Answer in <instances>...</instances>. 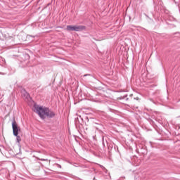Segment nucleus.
<instances>
[{"instance_id": "f257e3e1", "label": "nucleus", "mask_w": 180, "mask_h": 180, "mask_svg": "<svg viewBox=\"0 0 180 180\" xmlns=\"http://www.w3.org/2000/svg\"><path fill=\"white\" fill-rule=\"evenodd\" d=\"M34 112L35 113H37V115L41 117V119L44 120L46 117H54L56 116V113L51 110H50L49 108L46 107H43L41 105H39L37 104L34 105Z\"/></svg>"}, {"instance_id": "f03ea898", "label": "nucleus", "mask_w": 180, "mask_h": 180, "mask_svg": "<svg viewBox=\"0 0 180 180\" xmlns=\"http://www.w3.org/2000/svg\"><path fill=\"white\" fill-rule=\"evenodd\" d=\"M86 27L84 25H68L66 27V30L68 32H82L85 30Z\"/></svg>"}, {"instance_id": "7ed1b4c3", "label": "nucleus", "mask_w": 180, "mask_h": 180, "mask_svg": "<svg viewBox=\"0 0 180 180\" xmlns=\"http://www.w3.org/2000/svg\"><path fill=\"white\" fill-rule=\"evenodd\" d=\"M12 127L13 135L18 136V135L19 134V131H20V127L18 126V123H16V121H15V120L12 122Z\"/></svg>"}, {"instance_id": "20e7f679", "label": "nucleus", "mask_w": 180, "mask_h": 180, "mask_svg": "<svg viewBox=\"0 0 180 180\" xmlns=\"http://www.w3.org/2000/svg\"><path fill=\"white\" fill-rule=\"evenodd\" d=\"M17 141H18V143H19V141H20V136H19L18 135H17Z\"/></svg>"}, {"instance_id": "39448f33", "label": "nucleus", "mask_w": 180, "mask_h": 180, "mask_svg": "<svg viewBox=\"0 0 180 180\" xmlns=\"http://www.w3.org/2000/svg\"><path fill=\"white\" fill-rule=\"evenodd\" d=\"M40 161H49V160L48 159H43V158H41V159H39Z\"/></svg>"}, {"instance_id": "423d86ee", "label": "nucleus", "mask_w": 180, "mask_h": 180, "mask_svg": "<svg viewBox=\"0 0 180 180\" xmlns=\"http://www.w3.org/2000/svg\"><path fill=\"white\" fill-rule=\"evenodd\" d=\"M58 168H61V165H59V164H56Z\"/></svg>"}, {"instance_id": "0eeeda50", "label": "nucleus", "mask_w": 180, "mask_h": 180, "mask_svg": "<svg viewBox=\"0 0 180 180\" xmlns=\"http://www.w3.org/2000/svg\"><path fill=\"white\" fill-rule=\"evenodd\" d=\"M26 95H27V96H29V94L27 93H26Z\"/></svg>"}, {"instance_id": "6e6552de", "label": "nucleus", "mask_w": 180, "mask_h": 180, "mask_svg": "<svg viewBox=\"0 0 180 180\" xmlns=\"http://www.w3.org/2000/svg\"><path fill=\"white\" fill-rule=\"evenodd\" d=\"M178 117H180V116H179Z\"/></svg>"}]
</instances>
